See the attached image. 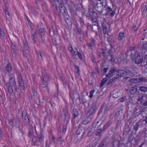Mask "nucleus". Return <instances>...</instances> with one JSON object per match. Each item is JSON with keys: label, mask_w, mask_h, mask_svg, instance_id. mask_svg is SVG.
Returning <instances> with one entry per match:
<instances>
[{"label": "nucleus", "mask_w": 147, "mask_h": 147, "mask_svg": "<svg viewBox=\"0 0 147 147\" xmlns=\"http://www.w3.org/2000/svg\"><path fill=\"white\" fill-rule=\"evenodd\" d=\"M98 11L97 10H87V11H85L84 13L87 17H89V19L91 20L92 23L94 24V25L96 26L99 31L102 32L101 27L99 25L97 18L98 16Z\"/></svg>", "instance_id": "f257e3e1"}, {"label": "nucleus", "mask_w": 147, "mask_h": 147, "mask_svg": "<svg viewBox=\"0 0 147 147\" xmlns=\"http://www.w3.org/2000/svg\"><path fill=\"white\" fill-rule=\"evenodd\" d=\"M15 78L12 77L9 78V81L6 85V87L8 89V92L10 93L11 94L13 93V90L12 87H13L15 93L19 92V89L17 87L16 82Z\"/></svg>", "instance_id": "f03ea898"}, {"label": "nucleus", "mask_w": 147, "mask_h": 147, "mask_svg": "<svg viewBox=\"0 0 147 147\" xmlns=\"http://www.w3.org/2000/svg\"><path fill=\"white\" fill-rule=\"evenodd\" d=\"M100 53L102 54L104 57L107 59L109 56L110 57V58L109 59V61L113 62L115 61V57L113 55V51L112 49H110L107 50V49L104 50L103 49H101L100 50Z\"/></svg>", "instance_id": "7ed1b4c3"}, {"label": "nucleus", "mask_w": 147, "mask_h": 147, "mask_svg": "<svg viewBox=\"0 0 147 147\" xmlns=\"http://www.w3.org/2000/svg\"><path fill=\"white\" fill-rule=\"evenodd\" d=\"M10 43L12 56L15 58L18 53V48L15 42H11Z\"/></svg>", "instance_id": "20e7f679"}, {"label": "nucleus", "mask_w": 147, "mask_h": 147, "mask_svg": "<svg viewBox=\"0 0 147 147\" xmlns=\"http://www.w3.org/2000/svg\"><path fill=\"white\" fill-rule=\"evenodd\" d=\"M41 82L40 84H48L50 78L47 73L45 74H42L40 77Z\"/></svg>", "instance_id": "39448f33"}, {"label": "nucleus", "mask_w": 147, "mask_h": 147, "mask_svg": "<svg viewBox=\"0 0 147 147\" xmlns=\"http://www.w3.org/2000/svg\"><path fill=\"white\" fill-rule=\"evenodd\" d=\"M23 54L24 56H26L28 53V50L29 47L28 42L26 40H23Z\"/></svg>", "instance_id": "423d86ee"}, {"label": "nucleus", "mask_w": 147, "mask_h": 147, "mask_svg": "<svg viewBox=\"0 0 147 147\" xmlns=\"http://www.w3.org/2000/svg\"><path fill=\"white\" fill-rule=\"evenodd\" d=\"M62 113L64 116V122L66 123V125H67L70 120V115L69 114L68 111L67 109H63Z\"/></svg>", "instance_id": "0eeeda50"}, {"label": "nucleus", "mask_w": 147, "mask_h": 147, "mask_svg": "<svg viewBox=\"0 0 147 147\" xmlns=\"http://www.w3.org/2000/svg\"><path fill=\"white\" fill-rule=\"evenodd\" d=\"M118 69L116 70L114 67H112L110 68L108 74L106 75V77L109 78L113 77L114 75L116 74V73L118 74Z\"/></svg>", "instance_id": "6e6552de"}, {"label": "nucleus", "mask_w": 147, "mask_h": 147, "mask_svg": "<svg viewBox=\"0 0 147 147\" xmlns=\"http://www.w3.org/2000/svg\"><path fill=\"white\" fill-rule=\"evenodd\" d=\"M135 60V63L137 64H140V65L142 66H144V67H146L145 64V61H144L142 58L141 57H134Z\"/></svg>", "instance_id": "1a4fd4ad"}, {"label": "nucleus", "mask_w": 147, "mask_h": 147, "mask_svg": "<svg viewBox=\"0 0 147 147\" xmlns=\"http://www.w3.org/2000/svg\"><path fill=\"white\" fill-rule=\"evenodd\" d=\"M60 10L61 12H63L62 14L65 18L66 23L67 24H72V22H70L69 20V16L67 13V10Z\"/></svg>", "instance_id": "9d476101"}, {"label": "nucleus", "mask_w": 147, "mask_h": 147, "mask_svg": "<svg viewBox=\"0 0 147 147\" xmlns=\"http://www.w3.org/2000/svg\"><path fill=\"white\" fill-rule=\"evenodd\" d=\"M37 29L38 30V33L41 38V42L42 43V42H43L45 39L44 37L45 32V29L44 28L39 27H37Z\"/></svg>", "instance_id": "9b49d317"}, {"label": "nucleus", "mask_w": 147, "mask_h": 147, "mask_svg": "<svg viewBox=\"0 0 147 147\" xmlns=\"http://www.w3.org/2000/svg\"><path fill=\"white\" fill-rule=\"evenodd\" d=\"M101 25L102 27L103 34L105 35L107 32V26L108 25V23L107 22H101Z\"/></svg>", "instance_id": "f8f14e48"}, {"label": "nucleus", "mask_w": 147, "mask_h": 147, "mask_svg": "<svg viewBox=\"0 0 147 147\" xmlns=\"http://www.w3.org/2000/svg\"><path fill=\"white\" fill-rule=\"evenodd\" d=\"M72 120L74 119V120L76 118L78 117L79 115V113L78 110L77 109L74 108L73 109L72 112Z\"/></svg>", "instance_id": "ddd939ff"}, {"label": "nucleus", "mask_w": 147, "mask_h": 147, "mask_svg": "<svg viewBox=\"0 0 147 147\" xmlns=\"http://www.w3.org/2000/svg\"><path fill=\"white\" fill-rule=\"evenodd\" d=\"M96 110V107L94 106L92 107L87 113V115L90 117H92V115L95 112Z\"/></svg>", "instance_id": "4468645a"}, {"label": "nucleus", "mask_w": 147, "mask_h": 147, "mask_svg": "<svg viewBox=\"0 0 147 147\" xmlns=\"http://www.w3.org/2000/svg\"><path fill=\"white\" fill-rule=\"evenodd\" d=\"M129 92L131 94H135L136 95L140 94L139 90L137 89L136 86L131 88L129 90Z\"/></svg>", "instance_id": "2eb2a0df"}, {"label": "nucleus", "mask_w": 147, "mask_h": 147, "mask_svg": "<svg viewBox=\"0 0 147 147\" xmlns=\"http://www.w3.org/2000/svg\"><path fill=\"white\" fill-rule=\"evenodd\" d=\"M47 84H40L39 88L41 91L45 93L48 90Z\"/></svg>", "instance_id": "dca6fc26"}, {"label": "nucleus", "mask_w": 147, "mask_h": 147, "mask_svg": "<svg viewBox=\"0 0 147 147\" xmlns=\"http://www.w3.org/2000/svg\"><path fill=\"white\" fill-rule=\"evenodd\" d=\"M144 96L139 97L137 98L138 103L140 105V106L142 107H144V105L145 103V100L144 99Z\"/></svg>", "instance_id": "f3484780"}, {"label": "nucleus", "mask_w": 147, "mask_h": 147, "mask_svg": "<svg viewBox=\"0 0 147 147\" xmlns=\"http://www.w3.org/2000/svg\"><path fill=\"white\" fill-rule=\"evenodd\" d=\"M73 96L74 99H75L76 100L77 99H78L80 101V98L79 94L76 89H74V90L73 93Z\"/></svg>", "instance_id": "a211bd4d"}, {"label": "nucleus", "mask_w": 147, "mask_h": 147, "mask_svg": "<svg viewBox=\"0 0 147 147\" xmlns=\"http://www.w3.org/2000/svg\"><path fill=\"white\" fill-rule=\"evenodd\" d=\"M18 82L19 83L18 86L20 87L21 92L23 93L24 92L25 87L23 80L18 81Z\"/></svg>", "instance_id": "6ab92c4d"}, {"label": "nucleus", "mask_w": 147, "mask_h": 147, "mask_svg": "<svg viewBox=\"0 0 147 147\" xmlns=\"http://www.w3.org/2000/svg\"><path fill=\"white\" fill-rule=\"evenodd\" d=\"M117 76V75L110 79L107 83V85L109 86L111 85L112 83L116 82L117 80H119L118 76Z\"/></svg>", "instance_id": "aec40b11"}, {"label": "nucleus", "mask_w": 147, "mask_h": 147, "mask_svg": "<svg viewBox=\"0 0 147 147\" xmlns=\"http://www.w3.org/2000/svg\"><path fill=\"white\" fill-rule=\"evenodd\" d=\"M140 47L143 50L147 49V41H141Z\"/></svg>", "instance_id": "412c9836"}, {"label": "nucleus", "mask_w": 147, "mask_h": 147, "mask_svg": "<svg viewBox=\"0 0 147 147\" xmlns=\"http://www.w3.org/2000/svg\"><path fill=\"white\" fill-rule=\"evenodd\" d=\"M92 117L87 115L86 118L83 121V124L86 125L90 122L92 121Z\"/></svg>", "instance_id": "4be33fe9"}, {"label": "nucleus", "mask_w": 147, "mask_h": 147, "mask_svg": "<svg viewBox=\"0 0 147 147\" xmlns=\"http://www.w3.org/2000/svg\"><path fill=\"white\" fill-rule=\"evenodd\" d=\"M22 118L24 119V120H26L27 119L28 122H30V120L28 118V115H27V113H26V110L22 111Z\"/></svg>", "instance_id": "5701e85b"}, {"label": "nucleus", "mask_w": 147, "mask_h": 147, "mask_svg": "<svg viewBox=\"0 0 147 147\" xmlns=\"http://www.w3.org/2000/svg\"><path fill=\"white\" fill-rule=\"evenodd\" d=\"M108 36L107 38V41L109 45L111 46V44L113 42V35L112 34H110L108 33L107 34Z\"/></svg>", "instance_id": "b1692460"}, {"label": "nucleus", "mask_w": 147, "mask_h": 147, "mask_svg": "<svg viewBox=\"0 0 147 147\" xmlns=\"http://www.w3.org/2000/svg\"><path fill=\"white\" fill-rule=\"evenodd\" d=\"M124 70L126 72L127 75H131L132 76H134L135 75V74L133 73L132 70L130 67H126L125 68Z\"/></svg>", "instance_id": "393cba45"}, {"label": "nucleus", "mask_w": 147, "mask_h": 147, "mask_svg": "<svg viewBox=\"0 0 147 147\" xmlns=\"http://www.w3.org/2000/svg\"><path fill=\"white\" fill-rule=\"evenodd\" d=\"M5 69L8 74H10L12 70V65L11 63H7Z\"/></svg>", "instance_id": "a878e982"}, {"label": "nucleus", "mask_w": 147, "mask_h": 147, "mask_svg": "<svg viewBox=\"0 0 147 147\" xmlns=\"http://www.w3.org/2000/svg\"><path fill=\"white\" fill-rule=\"evenodd\" d=\"M118 72L117 75L119 76L123 77L127 75L126 73V72L124 70L122 69L120 70L119 69H118Z\"/></svg>", "instance_id": "bb28decb"}, {"label": "nucleus", "mask_w": 147, "mask_h": 147, "mask_svg": "<svg viewBox=\"0 0 147 147\" xmlns=\"http://www.w3.org/2000/svg\"><path fill=\"white\" fill-rule=\"evenodd\" d=\"M37 138L38 139V141L40 143H42L43 140V136L42 132L40 134H37Z\"/></svg>", "instance_id": "cd10ccee"}, {"label": "nucleus", "mask_w": 147, "mask_h": 147, "mask_svg": "<svg viewBox=\"0 0 147 147\" xmlns=\"http://www.w3.org/2000/svg\"><path fill=\"white\" fill-rule=\"evenodd\" d=\"M107 141L106 139H104L97 147H107Z\"/></svg>", "instance_id": "c85d7f7f"}, {"label": "nucleus", "mask_w": 147, "mask_h": 147, "mask_svg": "<svg viewBox=\"0 0 147 147\" xmlns=\"http://www.w3.org/2000/svg\"><path fill=\"white\" fill-rule=\"evenodd\" d=\"M112 122L111 121H108L105 124V125H104L103 127L102 128L103 129V131H104L107 129L109 127L110 125L112 124Z\"/></svg>", "instance_id": "c756f323"}, {"label": "nucleus", "mask_w": 147, "mask_h": 147, "mask_svg": "<svg viewBox=\"0 0 147 147\" xmlns=\"http://www.w3.org/2000/svg\"><path fill=\"white\" fill-rule=\"evenodd\" d=\"M125 37L124 33L120 32L119 34L117 39L119 41H121L124 39Z\"/></svg>", "instance_id": "7c9ffc66"}, {"label": "nucleus", "mask_w": 147, "mask_h": 147, "mask_svg": "<svg viewBox=\"0 0 147 147\" xmlns=\"http://www.w3.org/2000/svg\"><path fill=\"white\" fill-rule=\"evenodd\" d=\"M33 129L32 126L30 127V129H28V136L29 138H31L32 137L33 133Z\"/></svg>", "instance_id": "2f4dec72"}, {"label": "nucleus", "mask_w": 147, "mask_h": 147, "mask_svg": "<svg viewBox=\"0 0 147 147\" xmlns=\"http://www.w3.org/2000/svg\"><path fill=\"white\" fill-rule=\"evenodd\" d=\"M138 135L136 136V138H133L131 141V144H133L134 145H136L137 142V140L138 139L137 138L138 137Z\"/></svg>", "instance_id": "473e14b6"}, {"label": "nucleus", "mask_w": 147, "mask_h": 147, "mask_svg": "<svg viewBox=\"0 0 147 147\" xmlns=\"http://www.w3.org/2000/svg\"><path fill=\"white\" fill-rule=\"evenodd\" d=\"M120 144L119 142L117 140H115L113 142V147H119Z\"/></svg>", "instance_id": "72a5a7b5"}, {"label": "nucleus", "mask_w": 147, "mask_h": 147, "mask_svg": "<svg viewBox=\"0 0 147 147\" xmlns=\"http://www.w3.org/2000/svg\"><path fill=\"white\" fill-rule=\"evenodd\" d=\"M126 134L128 135V139H130L132 136V131L130 129H128V131H126Z\"/></svg>", "instance_id": "f704fd0d"}, {"label": "nucleus", "mask_w": 147, "mask_h": 147, "mask_svg": "<svg viewBox=\"0 0 147 147\" xmlns=\"http://www.w3.org/2000/svg\"><path fill=\"white\" fill-rule=\"evenodd\" d=\"M107 80L108 79L107 78H103L100 84V87H102L103 85L106 83Z\"/></svg>", "instance_id": "c9c22d12"}, {"label": "nucleus", "mask_w": 147, "mask_h": 147, "mask_svg": "<svg viewBox=\"0 0 147 147\" xmlns=\"http://www.w3.org/2000/svg\"><path fill=\"white\" fill-rule=\"evenodd\" d=\"M37 88H35L34 87H32V91L33 96H36L37 94V92L36 91Z\"/></svg>", "instance_id": "e433bc0d"}, {"label": "nucleus", "mask_w": 147, "mask_h": 147, "mask_svg": "<svg viewBox=\"0 0 147 147\" xmlns=\"http://www.w3.org/2000/svg\"><path fill=\"white\" fill-rule=\"evenodd\" d=\"M79 21L80 23L81 27L82 28H84L85 26V25L84 23V20L82 18L79 17Z\"/></svg>", "instance_id": "4c0bfd02"}, {"label": "nucleus", "mask_w": 147, "mask_h": 147, "mask_svg": "<svg viewBox=\"0 0 147 147\" xmlns=\"http://www.w3.org/2000/svg\"><path fill=\"white\" fill-rule=\"evenodd\" d=\"M143 55V52L141 51L140 52H136L134 54V57H141Z\"/></svg>", "instance_id": "58836bf2"}, {"label": "nucleus", "mask_w": 147, "mask_h": 147, "mask_svg": "<svg viewBox=\"0 0 147 147\" xmlns=\"http://www.w3.org/2000/svg\"><path fill=\"white\" fill-rule=\"evenodd\" d=\"M102 122L100 120L99 121L97 122L95 126H93V127L95 129V128H98L102 125Z\"/></svg>", "instance_id": "ea45409f"}, {"label": "nucleus", "mask_w": 147, "mask_h": 147, "mask_svg": "<svg viewBox=\"0 0 147 147\" xmlns=\"http://www.w3.org/2000/svg\"><path fill=\"white\" fill-rule=\"evenodd\" d=\"M36 141V138L35 136H32V140L31 141V144L32 146H34L35 145V143Z\"/></svg>", "instance_id": "a19ab883"}, {"label": "nucleus", "mask_w": 147, "mask_h": 147, "mask_svg": "<svg viewBox=\"0 0 147 147\" xmlns=\"http://www.w3.org/2000/svg\"><path fill=\"white\" fill-rule=\"evenodd\" d=\"M139 90L142 92H146L147 91V87L144 86H140L139 87Z\"/></svg>", "instance_id": "79ce46f5"}, {"label": "nucleus", "mask_w": 147, "mask_h": 147, "mask_svg": "<svg viewBox=\"0 0 147 147\" xmlns=\"http://www.w3.org/2000/svg\"><path fill=\"white\" fill-rule=\"evenodd\" d=\"M139 26L138 25L136 26V25H134L132 27L131 32H134L136 31L138 29V28Z\"/></svg>", "instance_id": "37998d69"}, {"label": "nucleus", "mask_w": 147, "mask_h": 147, "mask_svg": "<svg viewBox=\"0 0 147 147\" xmlns=\"http://www.w3.org/2000/svg\"><path fill=\"white\" fill-rule=\"evenodd\" d=\"M99 14L103 15H108V12L107 11V10H102L100 12H99Z\"/></svg>", "instance_id": "c03bdc74"}, {"label": "nucleus", "mask_w": 147, "mask_h": 147, "mask_svg": "<svg viewBox=\"0 0 147 147\" xmlns=\"http://www.w3.org/2000/svg\"><path fill=\"white\" fill-rule=\"evenodd\" d=\"M143 120L142 119H140L137 122L138 124L140 126V127H142L145 124L144 123Z\"/></svg>", "instance_id": "a18cd8bd"}, {"label": "nucleus", "mask_w": 147, "mask_h": 147, "mask_svg": "<svg viewBox=\"0 0 147 147\" xmlns=\"http://www.w3.org/2000/svg\"><path fill=\"white\" fill-rule=\"evenodd\" d=\"M81 139L80 137L78 138V134L74 138V140L73 142L74 143H76L79 141H80Z\"/></svg>", "instance_id": "49530a36"}, {"label": "nucleus", "mask_w": 147, "mask_h": 147, "mask_svg": "<svg viewBox=\"0 0 147 147\" xmlns=\"http://www.w3.org/2000/svg\"><path fill=\"white\" fill-rule=\"evenodd\" d=\"M103 131V129H102L101 128L98 129L96 132V133L95 135L96 136H99L100 135V134Z\"/></svg>", "instance_id": "de8ad7c7"}, {"label": "nucleus", "mask_w": 147, "mask_h": 147, "mask_svg": "<svg viewBox=\"0 0 147 147\" xmlns=\"http://www.w3.org/2000/svg\"><path fill=\"white\" fill-rule=\"evenodd\" d=\"M49 34L51 36H53L55 35L54 30L52 27L50 28Z\"/></svg>", "instance_id": "09e8293b"}, {"label": "nucleus", "mask_w": 147, "mask_h": 147, "mask_svg": "<svg viewBox=\"0 0 147 147\" xmlns=\"http://www.w3.org/2000/svg\"><path fill=\"white\" fill-rule=\"evenodd\" d=\"M110 108V107L109 106H107L105 108V109L104 110L103 112V115H105L107 114L108 111Z\"/></svg>", "instance_id": "8fccbe9b"}, {"label": "nucleus", "mask_w": 147, "mask_h": 147, "mask_svg": "<svg viewBox=\"0 0 147 147\" xmlns=\"http://www.w3.org/2000/svg\"><path fill=\"white\" fill-rule=\"evenodd\" d=\"M105 104H103L100 107L99 111L98 113V115L100 113L102 112L103 108L105 107Z\"/></svg>", "instance_id": "3c124183"}, {"label": "nucleus", "mask_w": 147, "mask_h": 147, "mask_svg": "<svg viewBox=\"0 0 147 147\" xmlns=\"http://www.w3.org/2000/svg\"><path fill=\"white\" fill-rule=\"evenodd\" d=\"M87 45L88 47V48L91 49V50H92L93 47L95 46L90 43H87Z\"/></svg>", "instance_id": "603ef678"}, {"label": "nucleus", "mask_w": 147, "mask_h": 147, "mask_svg": "<svg viewBox=\"0 0 147 147\" xmlns=\"http://www.w3.org/2000/svg\"><path fill=\"white\" fill-rule=\"evenodd\" d=\"M90 57L92 61V62L94 63H96V58L94 57L93 54H92L91 55H90Z\"/></svg>", "instance_id": "864d4df0"}, {"label": "nucleus", "mask_w": 147, "mask_h": 147, "mask_svg": "<svg viewBox=\"0 0 147 147\" xmlns=\"http://www.w3.org/2000/svg\"><path fill=\"white\" fill-rule=\"evenodd\" d=\"M138 81L140 82H147V79L145 78L140 77L139 78Z\"/></svg>", "instance_id": "5fc2aeb1"}, {"label": "nucleus", "mask_w": 147, "mask_h": 147, "mask_svg": "<svg viewBox=\"0 0 147 147\" xmlns=\"http://www.w3.org/2000/svg\"><path fill=\"white\" fill-rule=\"evenodd\" d=\"M116 127H118L121 125V120H118L116 122Z\"/></svg>", "instance_id": "6e6d98bb"}, {"label": "nucleus", "mask_w": 147, "mask_h": 147, "mask_svg": "<svg viewBox=\"0 0 147 147\" xmlns=\"http://www.w3.org/2000/svg\"><path fill=\"white\" fill-rule=\"evenodd\" d=\"M140 126L136 123V124L134 126V128L136 131H137Z\"/></svg>", "instance_id": "4d7b16f0"}, {"label": "nucleus", "mask_w": 147, "mask_h": 147, "mask_svg": "<svg viewBox=\"0 0 147 147\" xmlns=\"http://www.w3.org/2000/svg\"><path fill=\"white\" fill-rule=\"evenodd\" d=\"M17 79L18 81L23 80L22 74L20 73H19L17 75Z\"/></svg>", "instance_id": "13d9d810"}, {"label": "nucleus", "mask_w": 147, "mask_h": 147, "mask_svg": "<svg viewBox=\"0 0 147 147\" xmlns=\"http://www.w3.org/2000/svg\"><path fill=\"white\" fill-rule=\"evenodd\" d=\"M90 40L91 42L90 43L95 46L96 45L95 40L93 38H91L90 39Z\"/></svg>", "instance_id": "bf43d9fd"}, {"label": "nucleus", "mask_w": 147, "mask_h": 147, "mask_svg": "<svg viewBox=\"0 0 147 147\" xmlns=\"http://www.w3.org/2000/svg\"><path fill=\"white\" fill-rule=\"evenodd\" d=\"M59 9H65V7L63 4L60 3V4L59 5Z\"/></svg>", "instance_id": "052dcab7"}, {"label": "nucleus", "mask_w": 147, "mask_h": 147, "mask_svg": "<svg viewBox=\"0 0 147 147\" xmlns=\"http://www.w3.org/2000/svg\"><path fill=\"white\" fill-rule=\"evenodd\" d=\"M37 56L39 58H41V59L42 60V56L40 51H39L37 52Z\"/></svg>", "instance_id": "680f3d73"}, {"label": "nucleus", "mask_w": 147, "mask_h": 147, "mask_svg": "<svg viewBox=\"0 0 147 147\" xmlns=\"http://www.w3.org/2000/svg\"><path fill=\"white\" fill-rule=\"evenodd\" d=\"M95 92V90H94L90 91V92L89 97L90 98H92L93 96V94Z\"/></svg>", "instance_id": "e2e57ef3"}, {"label": "nucleus", "mask_w": 147, "mask_h": 147, "mask_svg": "<svg viewBox=\"0 0 147 147\" xmlns=\"http://www.w3.org/2000/svg\"><path fill=\"white\" fill-rule=\"evenodd\" d=\"M126 96H124L122 98H121L119 99V102H123L124 100H126Z\"/></svg>", "instance_id": "0e129e2a"}, {"label": "nucleus", "mask_w": 147, "mask_h": 147, "mask_svg": "<svg viewBox=\"0 0 147 147\" xmlns=\"http://www.w3.org/2000/svg\"><path fill=\"white\" fill-rule=\"evenodd\" d=\"M141 33L143 35H144L146 34L147 33V28H144L143 30L141 32Z\"/></svg>", "instance_id": "69168bd1"}, {"label": "nucleus", "mask_w": 147, "mask_h": 147, "mask_svg": "<svg viewBox=\"0 0 147 147\" xmlns=\"http://www.w3.org/2000/svg\"><path fill=\"white\" fill-rule=\"evenodd\" d=\"M3 3L4 4V5L5 6V9H7L9 8L7 5V1L6 0H3Z\"/></svg>", "instance_id": "338daca9"}, {"label": "nucleus", "mask_w": 147, "mask_h": 147, "mask_svg": "<svg viewBox=\"0 0 147 147\" xmlns=\"http://www.w3.org/2000/svg\"><path fill=\"white\" fill-rule=\"evenodd\" d=\"M142 8L143 9H147V3H144L142 5Z\"/></svg>", "instance_id": "774afa93"}]
</instances>
